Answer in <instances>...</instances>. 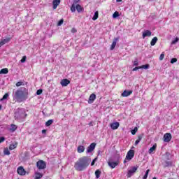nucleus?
Wrapping results in <instances>:
<instances>
[{
  "mask_svg": "<svg viewBox=\"0 0 179 179\" xmlns=\"http://www.w3.org/2000/svg\"><path fill=\"white\" fill-rule=\"evenodd\" d=\"M118 16H120V13H118V11H115V12L113 14V19H117V17H118Z\"/></svg>",
  "mask_w": 179,
  "mask_h": 179,
  "instance_id": "473e14b6",
  "label": "nucleus"
},
{
  "mask_svg": "<svg viewBox=\"0 0 179 179\" xmlns=\"http://www.w3.org/2000/svg\"><path fill=\"white\" fill-rule=\"evenodd\" d=\"M117 159H121V157L120 156V155H117Z\"/></svg>",
  "mask_w": 179,
  "mask_h": 179,
  "instance_id": "bf43d9fd",
  "label": "nucleus"
},
{
  "mask_svg": "<svg viewBox=\"0 0 179 179\" xmlns=\"http://www.w3.org/2000/svg\"><path fill=\"white\" fill-rule=\"evenodd\" d=\"M42 134H47V130L46 129L42 130Z\"/></svg>",
  "mask_w": 179,
  "mask_h": 179,
  "instance_id": "5fc2aeb1",
  "label": "nucleus"
},
{
  "mask_svg": "<svg viewBox=\"0 0 179 179\" xmlns=\"http://www.w3.org/2000/svg\"><path fill=\"white\" fill-rule=\"evenodd\" d=\"M100 153H101V151L99 150L98 151V156L100 155Z\"/></svg>",
  "mask_w": 179,
  "mask_h": 179,
  "instance_id": "680f3d73",
  "label": "nucleus"
},
{
  "mask_svg": "<svg viewBox=\"0 0 179 179\" xmlns=\"http://www.w3.org/2000/svg\"><path fill=\"white\" fill-rule=\"evenodd\" d=\"M177 62V58H172L171 59V64H176Z\"/></svg>",
  "mask_w": 179,
  "mask_h": 179,
  "instance_id": "c03bdc74",
  "label": "nucleus"
},
{
  "mask_svg": "<svg viewBox=\"0 0 179 179\" xmlns=\"http://www.w3.org/2000/svg\"><path fill=\"white\" fill-rule=\"evenodd\" d=\"M97 162V157H95L91 162V166H94V164Z\"/></svg>",
  "mask_w": 179,
  "mask_h": 179,
  "instance_id": "37998d69",
  "label": "nucleus"
},
{
  "mask_svg": "<svg viewBox=\"0 0 179 179\" xmlns=\"http://www.w3.org/2000/svg\"><path fill=\"white\" fill-rule=\"evenodd\" d=\"M94 100H96V94H92L88 99V103L89 104H92V103L94 102Z\"/></svg>",
  "mask_w": 179,
  "mask_h": 179,
  "instance_id": "dca6fc26",
  "label": "nucleus"
},
{
  "mask_svg": "<svg viewBox=\"0 0 179 179\" xmlns=\"http://www.w3.org/2000/svg\"><path fill=\"white\" fill-rule=\"evenodd\" d=\"M171 141V134L166 133L164 135V142H170Z\"/></svg>",
  "mask_w": 179,
  "mask_h": 179,
  "instance_id": "9b49d317",
  "label": "nucleus"
},
{
  "mask_svg": "<svg viewBox=\"0 0 179 179\" xmlns=\"http://www.w3.org/2000/svg\"><path fill=\"white\" fill-rule=\"evenodd\" d=\"M9 72V70L7 68L2 69L0 71V75H6Z\"/></svg>",
  "mask_w": 179,
  "mask_h": 179,
  "instance_id": "5701e85b",
  "label": "nucleus"
},
{
  "mask_svg": "<svg viewBox=\"0 0 179 179\" xmlns=\"http://www.w3.org/2000/svg\"><path fill=\"white\" fill-rule=\"evenodd\" d=\"M165 155H166V157H168V159H169V158L170 157L171 154H170V152H166L165 153Z\"/></svg>",
  "mask_w": 179,
  "mask_h": 179,
  "instance_id": "3c124183",
  "label": "nucleus"
},
{
  "mask_svg": "<svg viewBox=\"0 0 179 179\" xmlns=\"http://www.w3.org/2000/svg\"><path fill=\"white\" fill-rule=\"evenodd\" d=\"M80 1V0H73V3L71 7V12L73 13L76 12V5H78V3H79Z\"/></svg>",
  "mask_w": 179,
  "mask_h": 179,
  "instance_id": "1a4fd4ad",
  "label": "nucleus"
},
{
  "mask_svg": "<svg viewBox=\"0 0 179 179\" xmlns=\"http://www.w3.org/2000/svg\"><path fill=\"white\" fill-rule=\"evenodd\" d=\"M40 178H43V173L36 172V173H35V178H34V179H40Z\"/></svg>",
  "mask_w": 179,
  "mask_h": 179,
  "instance_id": "a878e982",
  "label": "nucleus"
},
{
  "mask_svg": "<svg viewBox=\"0 0 179 179\" xmlns=\"http://www.w3.org/2000/svg\"><path fill=\"white\" fill-rule=\"evenodd\" d=\"M78 153H83L85 152V146L79 145L77 148Z\"/></svg>",
  "mask_w": 179,
  "mask_h": 179,
  "instance_id": "aec40b11",
  "label": "nucleus"
},
{
  "mask_svg": "<svg viewBox=\"0 0 179 179\" xmlns=\"http://www.w3.org/2000/svg\"><path fill=\"white\" fill-rule=\"evenodd\" d=\"M127 158H125V159L123 162L124 164H125V163H127Z\"/></svg>",
  "mask_w": 179,
  "mask_h": 179,
  "instance_id": "13d9d810",
  "label": "nucleus"
},
{
  "mask_svg": "<svg viewBox=\"0 0 179 179\" xmlns=\"http://www.w3.org/2000/svg\"><path fill=\"white\" fill-rule=\"evenodd\" d=\"M164 59V53H162L159 56V61H163Z\"/></svg>",
  "mask_w": 179,
  "mask_h": 179,
  "instance_id": "79ce46f5",
  "label": "nucleus"
},
{
  "mask_svg": "<svg viewBox=\"0 0 179 179\" xmlns=\"http://www.w3.org/2000/svg\"><path fill=\"white\" fill-rule=\"evenodd\" d=\"M139 142H141V141H138V140H136V141H135V143H134L135 146L138 145L139 144Z\"/></svg>",
  "mask_w": 179,
  "mask_h": 179,
  "instance_id": "864d4df0",
  "label": "nucleus"
},
{
  "mask_svg": "<svg viewBox=\"0 0 179 179\" xmlns=\"http://www.w3.org/2000/svg\"><path fill=\"white\" fill-rule=\"evenodd\" d=\"M0 110H2V105H0Z\"/></svg>",
  "mask_w": 179,
  "mask_h": 179,
  "instance_id": "e2e57ef3",
  "label": "nucleus"
},
{
  "mask_svg": "<svg viewBox=\"0 0 179 179\" xmlns=\"http://www.w3.org/2000/svg\"><path fill=\"white\" fill-rule=\"evenodd\" d=\"M173 166V163H171V162L170 161H166L165 162V165L164 166V167H171Z\"/></svg>",
  "mask_w": 179,
  "mask_h": 179,
  "instance_id": "cd10ccee",
  "label": "nucleus"
},
{
  "mask_svg": "<svg viewBox=\"0 0 179 179\" xmlns=\"http://www.w3.org/2000/svg\"><path fill=\"white\" fill-rule=\"evenodd\" d=\"M116 2H122V0H116Z\"/></svg>",
  "mask_w": 179,
  "mask_h": 179,
  "instance_id": "052dcab7",
  "label": "nucleus"
},
{
  "mask_svg": "<svg viewBox=\"0 0 179 179\" xmlns=\"http://www.w3.org/2000/svg\"><path fill=\"white\" fill-rule=\"evenodd\" d=\"M138 165H136L135 166H131L130 168V169L127 172L128 178L132 177V176H134V174H135V173H136V170H138Z\"/></svg>",
  "mask_w": 179,
  "mask_h": 179,
  "instance_id": "39448f33",
  "label": "nucleus"
},
{
  "mask_svg": "<svg viewBox=\"0 0 179 179\" xmlns=\"http://www.w3.org/2000/svg\"><path fill=\"white\" fill-rule=\"evenodd\" d=\"M150 172V169H148L145 171V173L144 176L143 177V179H148V176H149Z\"/></svg>",
  "mask_w": 179,
  "mask_h": 179,
  "instance_id": "2f4dec72",
  "label": "nucleus"
},
{
  "mask_svg": "<svg viewBox=\"0 0 179 179\" xmlns=\"http://www.w3.org/2000/svg\"><path fill=\"white\" fill-rule=\"evenodd\" d=\"M36 167L38 170H44L47 167V164L43 160H39L36 162Z\"/></svg>",
  "mask_w": 179,
  "mask_h": 179,
  "instance_id": "20e7f679",
  "label": "nucleus"
},
{
  "mask_svg": "<svg viewBox=\"0 0 179 179\" xmlns=\"http://www.w3.org/2000/svg\"><path fill=\"white\" fill-rule=\"evenodd\" d=\"M17 172L19 176H26V170H24L23 166H19L17 169Z\"/></svg>",
  "mask_w": 179,
  "mask_h": 179,
  "instance_id": "6e6552de",
  "label": "nucleus"
},
{
  "mask_svg": "<svg viewBox=\"0 0 179 179\" xmlns=\"http://www.w3.org/2000/svg\"><path fill=\"white\" fill-rule=\"evenodd\" d=\"M134 156H135V150H130L127 152V154L126 155V159L130 162V160H132V159H134Z\"/></svg>",
  "mask_w": 179,
  "mask_h": 179,
  "instance_id": "423d86ee",
  "label": "nucleus"
},
{
  "mask_svg": "<svg viewBox=\"0 0 179 179\" xmlns=\"http://www.w3.org/2000/svg\"><path fill=\"white\" fill-rule=\"evenodd\" d=\"M156 148H157V145L155 144L152 145V147H151L149 150H148V153H150V155H151V153H153V152H155V150H156Z\"/></svg>",
  "mask_w": 179,
  "mask_h": 179,
  "instance_id": "412c9836",
  "label": "nucleus"
},
{
  "mask_svg": "<svg viewBox=\"0 0 179 179\" xmlns=\"http://www.w3.org/2000/svg\"><path fill=\"white\" fill-rule=\"evenodd\" d=\"M118 40H120V36L114 38L112 45H110L111 50H114V48H115V46L117 45V41H118Z\"/></svg>",
  "mask_w": 179,
  "mask_h": 179,
  "instance_id": "f8f14e48",
  "label": "nucleus"
},
{
  "mask_svg": "<svg viewBox=\"0 0 179 179\" xmlns=\"http://www.w3.org/2000/svg\"><path fill=\"white\" fill-rule=\"evenodd\" d=\"M110 126L111 129H113V130L118 129L120 127V122H115L111 123Z\"/></svg>",
  "mask_w": 179,
  "mask_h": 179,
  "instance_id": "4468645a",
  "label": "nucleus"
},
{
  "mask_svg": "<svg viewBox=\"0 0 179 179\" xmlns=\"http://www.w3.org/2000/svg\"><path fill=\"white\" fill-rule=\"evenodd\" d=\"M27 59V57L26 56L22 57V59L20 60V62L22 64H24V62H26Z\"/></svg>",
  "mask_w": 179,
  "mask_h": 179,
  "instance_id": "4c0bfd02",
  "label": "nucleus"
},
{
  "mask_svg": "<svg viewBox=\"0 0 179 179\" xmlns=\"http://www.w3.org/2000/svg\"><path fill=\"white\" fill-rule=\"evenodd\" d=\"M9 41H10V38H6V39H2L1 43H3V45H4V44L9 43Z\"/></svg>",
  "mask_w": 179,
  "mask_h": 179,
  "instance_id": "c756f323",
  "label": "nucleus"
},
{
  "mask_svg": "<svg viewBox=\"0 0 179 179\" xmlns=\"http://www.w3.org/2000/svg\"><path fill=\"white\" fill-rule=\"evenodd\" d=\"M45 179H51V178H50L47 177V178H45Z\"/></svg>",
  "mask_w": 179,
  "mask_h": 179,
  "instance_id": "69168bd1",
  "label": "nucleus"
},
{
  "mask_svg": "<svg viewBox=\"0 0 179 179\" xmlns=\"http://www.w3.org/2000/svg\"><path fill=\"white\" fill-rule=\"evenodd\" d=\"M9 97V94L8 93H6L3 97L0 99V101H3V100H6V99H8Z\"/></svg>",
  "mask_w": 179,
  "mask_h": 179,
  "instance_id": "7c9ffc66",
  "label": "nucleus"
},
{
  "mask_svg": "<svg viewBox=\"0 0 179 179\" xmlns=\"http://www.w3.org/2000/svg\"><path fill=\"white\" fill-rule=\"evenodd\" d=\"M108 164L110 169H115L117 166H118V162H113V161H109L108 162Z\"/></svg>",
  "mask_w": 179,
  "mask_h": 179,
  "instance_id": "ddd939ff",
  "label": "nucleus"
},
{
  "mask_svg": "<svg viewBox=\"0 0 179 179\" xmlns=\"http://www.w3.org/2000/svg\"><path fill=\"white\" fill-rule=\"evenodd\" d=\"M76 9L77 12H78V13H82L85 12V8H83V7L80 6V4L76 5Z\"/></svg>",
  "mask_w": 179,
  "mask_h": 179,
  "instance_id": "2eb2a0df",
  "label": "nucleus"
},
{
  "mask_svg": "<svg viewBox=\"0 0 179 179\" xmlns=\"http://www.w3.org/2000/svg\"><path fill=\"white\" fill-rule=\"evenodd\" d=\"M15 148H16V146H15L14 144H12L10 145L9 149H10V150H13V149H15Z\"/></svg>",
  "mask_w": 179,
  "mask_h": 179,
  "instance_id": "49530a36",
  "label": "nucleus"
},
{
  "mask_svg": "<svg viewBox=\"0 0 179 179\" xmlns=\"http://www.w3.org/2000/svg\"><path fill=\"white\" fill-rule=\"evenodd\" d=\"M152 179H157L156 177L152 178Z\"/></svg>",
  "mask_w": 179,
  "mask_h": 179,
  "instance_id": "0e129e2a",
  "label": "nucleus"
},
{
  "mask_svg": "<svg viewBox=\"0 0 179 179\" xmlns=\"http://www.w3.org/2000/svg\"><path fill=\"white\" fill-rule=\"evenodd\" d=\"M96 143H92L87 148L86 153H92L96 149Z\"/></svg>",
  "mask_w": 179,
  "mask_h": 179,
  "instance_id": "0eeeda50",
  "label": "nucleus"
},
{
  "mask_svg": "<svg viewBox=\"0 0 179 179\" xmlns=\"http://www.w3.org/2000/svg\"><path fill=\"white\" fill-rule=\"evenodd\" d=\"M132 93V90H124L123 93H122V97H128V96H131Z\"/></svg>",
  "mask_w": 179,
  "mask_h": 179,
  "instance_id": "f3484780",
  "label": "nucleus"
},
{
  "mask_svg": "<svg viewBox=\"0 0 179 179\" xmlns=\"http://www.w3.org/2000/svg\"><path fill=\"white\" fill-rule=\"evenodd\" d=\"M152 36V32L149 30H146L145 32L143 33V38L145 37H150Z\"/></svg>",
  "mask_w": 179,
  "mask_h": 179,
  "instance_id": "6ab92c4d",
  "label": "nucleus"
},
{
  "mask_svg": "<svg viewBox=\"0 0 179 179\" xmlns=\"http://www.w3.org/2000/svg\"><path fill=\"white\" fill-rule=\"evenodd\" d=\"M2 45H3V43H2V42L0 41V48H1Z\"/></svg>",
  "mask_w": 179,
  "mask_h": 179,
  "instance_id": "6e6d98bb",
  "label": "nucleus"
},
{
  "mask_svg": "<svg viewBox=\"0 0 179 179\" xmlns=\"http://www.w3.org/2000/svg\"><path fill=\"white\" fill-rule=\"evenodd\" d=\"M2 142H5V137L3 136L0 137V143H2Z\"/></svg>",
  "mask_w": 179,
  "mask_h": 179,
  "instance_id": "09e8293b",
  "label": "nucleus"
},
{
  "mask_svg": "<svg viewBox=\"0 0 179 179\" xmlns=\"http://www.w3.org/2000/svg\"><path fill=\"white\" fill-rule=\"evenodd\" d=\"M62 23H64V19L60 20L58 23H57V26H61L62 25Z\"/></svg>",
  "mask_w": 179,
  "mask_h": 179,
  "instance_id": "a18cd8bd",
  "label": "nucleus"
},
{
  "mask_svg": "<svg viewBox=\"0 0 179 179\" xmlns=\"http://www.w3.org/2000/svg\"><path fill=\"white\" fill-rule=\"evenodd\" d=\"M141 66H136L132 69L133 71H138V69H141Z\"/></svg>",
  "mask_w": 179,
  "mask_h": 179,
  "instance_id": "8fccbe9b",
  "label": "nucleus"
},
{
  "mask_svg": "<svg viewBox=\"0 0 179 179\" xmlns=\"http://www.w3.org/2000/svg\"><path fill=\"white\" fill-rule=\"evenodd\" d=\"M27 92L28 90L23 87V88H20L17 90L15 92L13 90V100H15L17 103H23V101H26L28 99L27 96Z\"/></svg>",
  "mask_w": 179,
  "mask_h": 179,
  "instance_id": "f03ea898",
  "label": "nucleus"
},
{
  "mask_svg": "<svg viewBox=\"0 0 179 179\" xmlns=\"http://www.w3.org/2000/svg\"><path fill=\"white\" fill-rule=\"evenodd\" d=\"M134 66H138L139 65V62L138 61V58H136L135 60L133 62Z\"/></svg>",
  "mask_w": 179,
  "mask_h": 179,
  "instance_id": "f704fd0d",
  "label": "nucleus"
},
{
  "mask_svg": "<svg viewBox=\"0 0 179 179\" xmlns=\"http://www.w3.org/2000/svg\"><path fill=\"white\" fill-rule=\"evenodd\" d=\"M100 176H101V171L100 169H97L95 171V177L96 179L100 178Z\"/></svg>",
  "mask_w": 179,
  "mask_h": 179,
  "instance_id": "4be33fe9",
  "label": "nucleus"
},
{
  "mask_svg": "<svg viewBox=\"0 0 179 179\" xmlns=\"http://www.w3.org/2000/svg\"><path fill=\"white\" fill-rule=\"evenodd\" d=\"M4 155H6V156H9V155H10V152L8 148L4 149Z\"/></svg>",
  "mask_w": 179,
  "mask_h": 179,
  "instance_id": "e433bc0d",
  "label": "nucleus"
},
{
  "mask_svg": "<svg viewBox=\"0 0 179 179\" xmlns=\"http://www.w3.org/2000/svg\"><path fill=\"white\" fill-rule=\"evenodd\" d=\"M142 138H143V134H141L140 135L138 136V139L137 141H142Z\"/></svg>",
  "mask_w": 179,
  "mask_h": 179,
  "instance_id": "ea45409f",
  "label": "nucleus"
},
{
  "mask_svg": "<svg viewBox=\"0 0 179 179\" xmlns=\"http://www.w3.org/2000/svg\"><path fill=\"white\" fill-rule=\"evenodd\" d=\"M138 132V127H134V129L131 130V135H135Z\"/></svg>",
  "mask_w": 179,
  "mask_h": 179,
  "instance_id": "c9c22d12",
  "label": "nucleus"
},
{
  "mask_svg": "<svg viewBox=\"0 0 179 179\" xmlns=\"http://www.w3.org/2000/svg\"><path fill=\"white\" fill-rule=\"evenodd\" d=\"M59 3H61V0H53L52 1L53 9H57Z\"/></svg>",
  "mask_w": 179,
  "mask_h": 179,
  "instance_id": "a211bd4d",
  "label": "nucleus"
},
{
  "mask_svg": "<svg viewBox=\"0 0 179 179\" xmlns=\"http://www.w3.org/2000/svg\"><path fill=\"white\" fill-rule=\"evenodd\" d=\"M69 83H71V80L66 78L62 79L60 82L61 85L63 87H66L67 85H69Z\"/></svg>",
  "mask_w": 179,
  "mask_h": 179,
  "instance_id": "9d476101",
  "label": "nucleus"
},
{
  "mask_svg": "<svg viewBox=\"0 0 179 179\" xmlns=\"http://www.w3.org/2000/svg\"><path fill=\"white\" fill-rule=\"evenodd\" d=\"M43 93V90L40 89L36 91V95L40 96Z\"/></svg>",
  "mask_w": 179,
  "mask_h": 179,
  "instance_id": "a19ab883",
  "label": "nucleus"
},
{
  "mask_svg": "<svg viewBox=\"0 0 179 179\" xmlns=\"http://www.w3.org/2000/svg\"><path fill=\"white\" fill-rule=\"evenodd\" d=\"M99 19V11H96L92 17V20H97Z\"/></svg>",
  "mask_w": 179,
  "mask_h": 179,
  "instance_id": "c85d7f7f",
  "label": "nucleus"
},
{
  "mask_svg": "<svg viewBox=\"0 0 179 179\" xmlns=\"http://www.w3.org/2000/svg\"><path fill=\"white\" fill-rule=\"evenodd\" d=\"M53 122H54V120L51 119V120H48L45 122V127H50L52 124Z\"/></svg>",
  "mask_w": 179,
  "mask_h": 179,
  "instance_id": "bb28decb",
  "label": "nucleus"
},
{
  "mask_svg": "<svg viewBox=\"0 0 179 179\" xmlns=\"http://www.w3.org/2000/svg\"><path fill=\"white\" fill-rule=\"evenodd\" d=\"M76 31H78V30H76L75 28L71 29V33H76Z\"/></svg>",
  "mask_w": 179,
  "mask_h": 179,
  "instance_id": "603ef678",
  "label": "nucleus"
},
{
  "mask_svg": "<svg viewBox=\"0 0 179 179\" xmlns=\"http://www.w3.org/2000/svg\"><path fill=\"white\" fill-rule=\"evenodd\" d=\"M179 38L176 37L173 41H172L171 44H176V43H178Z\"/></svg>",
  "mask_w": 179,
  "mask_h": 179,
  "instance_id": "58836bf2",
  "label": "nucleus"
},
{
  "mask_svg": "<svg viewBox=\"0 0 179 179\" xmlns=\"http://www.w3.org/2000/svg\"><path fill=\"white\" fill-rule=\"evenodd\" d=\"M2 45H3V43H2V42L0 41V48H1Z\"/></svg>",
  "mask_w": 179,
  "mask_h": 179,
  "instance_id": "4d7b16f0",
  "label": "nucleus"
},
{
  "mask_svg": "<svg viewBox=\"0 0 179 179\" xmlns=\"http://www.w3.org/2000/svg\"><path fill=\"white\" fill-rule=\"evenodd\" d=\"M90 162H92V159L89 157H82L75 162L74 169L76 171H85L90 165Z\"/></svg>",
  "mask_w": 179,
  "mask_h": 179,
  "instance_id": "f257e3e1",
  "label": "nucleus"
},
{
  "mask_svg": "<svg viewBox=\"0 0 179 179\" xmlns=\"http://www.w3.org/2000/svg\"><path fill=\"white\" fill-rule=\"evenodd\" d=\"M151 1H155V0H151Z\"/></svg>",
  "mask_w": 179,
  "mask_h": 179,
  "instance_id": "338daca9",
  "label": "nucleus"
},
{
  "mask_svg": "<svg viewBox=\"0 0 179 179\" xmlns=\"http://www.w3.org/2000/svg\"><path fill=\"white\" fill-rule=\"evenodd\" d=\"M26 117H27V113L24 108H18L14 113V118L17 121H24Z\"/></svg>",
  "mask_w": 179,
  "mask_h": 179,
  "instance_id": "7ed1b4c3",
  "label": "nucleus"
},
{
  "mask_svg": "<svg viewBox=\"0 0 179 179\" xmlns=\"http://www.w3.org/2000/svg\"><path fill=\"white\" fill-rule=\"evenodd\" d=\"M141 67V69H149L150 65L148 64L142 65Z\"/></svg>",
  "mask_w": 179,
  "mask_h": 179,
  "instance_id": "72a5a7b5",
  "label": "nucleus"
},
{
  "mask_svg": "<svg viewBox=\"0 0 179 179\" xmlns=\"http://www.w3.org/2000/svg\"><path fill=\"white\" fill-rule=\"evenodd\" d=\"M157 37H154L152 39V41H151V42H150V45H152V46H153V45H156V43H157Z\"/></svg>",
  "mask_w": 179,
  "mask_h": 179,
  "instance_id": "393cba45",
  "label": "nucleus"
},
{
  "mask_svg": "<svg viewBox=\"0 0 179 179\" xmlns=\"http://www.w3.org/2000/svg\"><path fill=\"white\" fill-rule=\"evenodd\" d=\"M22 85H23V82H17V83H16V86H17V87H19V86H22Z\"/></svg>",
  "mask_w": 179,
  "mask_h": 179,
  "instance_id": "de8ad7c7",
  "label": "nucleus"
},
{
  "mask_svg": "<svg viewBox=\"0 0 179 179\" xmlns=\"http://www.w3.org/2000/svg\"><path fill=\"white\" fill-rule=\"evenodd\" d=\"M16 129H17V126H16L14 124H12L10 125V132H15V131H16Z\"/></svg>",
  "mask_w": 179,
  "mask_h": 179,
  "instance_id": "b1692460",
  "label": "nucleus"
}]
</instances>
